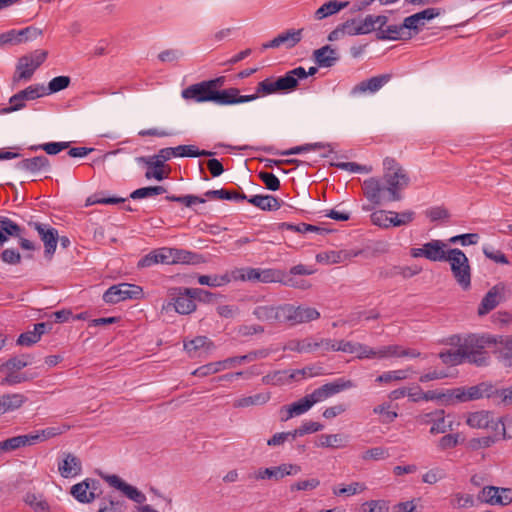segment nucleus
<instances>
[{
    "mask_svg": "<svg viewBox=\"0 0 512 512\" xmlns=\"http://www.w3.org/2000/svg\"><path fill=\"white\" fill-rule=\"evenodd\" d=\"M364 196L374 205H381L388 201V190L384 180L371 177L364 180L362 185Z\"/></svg>",
    "mask_w": 512,
    "mask_h": 512,
    "instance_id": "17",
    "label": "nucleus"
},
{
    "mask_svg": "<svg viewBox=\"0 0 512 512\" xmlns=\"http://www.w3.org/2000/svg\"><path fill=\"white\" fill-rule=\"evenodd\" d=\"M355 346L356 342L331 339L330 351L354 354Z\"/></svg>",
    "mask_w": 512,
    "mask_h": 512,
    "instance_id": "61",
    "label": "nucleus"
},
{
    "mask_svg": "<svg viewBox=\"0 0 512 512\" xmlns=\"http://www.w3.org/2000/svg\"><path fill=\"white\" fill-rule=\"evenodd\" d=\"M25 441L23 435L14 436L0 442V451H12L21 447H25Z\"/></svg>",
    "mask_w": 512,
    "mask_h": 512,
    "instance_id": "59",
    "label": "nucleus"
},
{
    "mask_svg": "<svg viewBox=\"0 0 512 512\" xmlns=\"http://www.w3.org/2000/svg\"><path fill=\"white\" fill-rule=\"evenodd\" d=\"M361 251H347V250H332L322 252L316 255V260L319 263L326 265L343 263L350 260L352 257L360 255Z\"/></svg>",
    "mask_w": 512,
    "mask_h": 512,
    "instance_id": "29",
    "label": "nucleus"
},
{
    "mask_svg": "<svg viewBox=\"0 0 512 512\" xmlns=\"http://www.w3.org/2000/svg\"><path fill=\"white\" fill-rule=\"evenodd\" d=\"M452 430V422L449 424H446L445 420V411L442 409H437V414L432 421L431 428H430V434L436 435V434H444L447 431Z\"/></svg>",
    "mask_w": 512,
    "mask_h": 512,
    "instance_id": "43",
    "label": "nucleus"
},
{
    "mask_svg": "<svg viewBox=\"0 0 512 512\" xmlns=\"http://www.w3.org/2000/svg\"><path fill=\"white\" fill-rule=\"evenodd\" d=\"M392 218V226L398 227L407 225L414 220L415 213L413 211L407 210L401 213L389 211Z\"/></svg>",
    "mask_w": 512,
    "mask_h": 512,
    "instance_id": "55",
    "label": "nucleus"
},
{
    "mask_svg": "<svg viewBox=\"0 0 512 512\" xmlns=\"http://www.w3.org/2000/svg\"><path fill=\"white\" fill-rule=\"evenodd\" d=\"M300 471L299 465L284 463L275 467L260 468L252 477L256 480L274 479L279 481L285 476L297 475Z\"/></svg>",
    "mask_w": 512,
    "mask_h": 512,
    "instance_id": "18",
    "label": "nucleus"
},
{
    "mask_svg": "<svg viewBox=\"0 0 512 512\" xmlns=\"http://www.w3.org/2000/svg\"><path fill=\"white\" fill-rule=\"evenodd\" d=\"M269 354H270V350L264 348V349L251 351L242 356H235V357L227 358L226 362H227L229 368H233V367L240 365L242 363H245V362H253L257 359H264V358L268 357Z\"/></svg>",
    "mask_w": 512,
    "mask_h": 512,
    "instance_id": "39",
    "label": "nucleus"
},
{
    "mask_svg": "<svg viewBox=\"0 0 512 512\" xmlns=\"http://www.w3.org/2000/svg\"><path fill=\"white\" fill-rule=\"evenodd\" d=\"M355 387L352 380L346 378H337L332 382L326 383L319 388L315 389L311 394H308L314 404L322 402L342 391Z\"/></svg>",
    "mask_w": 512,
    "mask_h": 512,
    "instance_id": "12",
    "label": "nucleus"
},
{
    "mask_svg": "<svg viewBox=\"0 0 512 512\" xmlns=\"http://www.w3.org/2000/svg\"><path fill=\"white\" fill-rule=\"evenodd\" d=\"M378 40H407L412 37V33L406 25V20L400 25H388L384 29H376Z\"/></svg>",
    "mask_w": 512,
    "mask_h": 512,
    "instance_id": "26",
    "label": "nucleus"
},
{
    "mask_svg": "<svg viewBox=\"0 0 512 512\" xmlns=\"http://www.w3.org/2000/svg\"><path fill=\"white\" fill-rule=\"evenodd\" d=\"M289 370H280L271 372L262 377V383L265 385H284L291 383L288 377Z\"/></svg>",
    "mask_w": 512,
    "mask_h": 512,
    "instance_id": "45",
    "label": "nucleus"
},
{
    "mask_svg": "<svg viewBox=\"0 0 512 512\" xmlns=\"http://www.w3.org/2000/svg\"><path fill=\"white\" fill-rule=\"evenodd\" d=\"M331 346L330 338H319L314 339L312 337H308L301 340H292L288 343L287 349L290 351H295L298 353H311L317 350H322L323 352H329Z\"/></svg>",
    "mask_w": 512,
    "mask_h": 512,
    "instance_id": "19",
    "label": "nucleus"
},
{
    "mask_svg": "<svg viewBox=\"0 0 512 512\" xmlns=\"http://www.w3.org/2000/svg\"><path fill=\"white\" fill-rule=\"evenodd\" d=\"M21 227L10 218L0 216V247L7 241V236L20 237Z\"/></svg>",
    "mask_w": 512,
    "mask_h": 512,
    "instance_id": "38",
    "label": "nucleus"
},
{
    "mask_svg": "<svg viewBox=\"0 0 512 512\" xmlns=\"http://www.w3.org/2000/svg\"><path fill=\"white\" fill-rule=\"evenodd\" d=\"M205 196L208 198L234 201H243L247 199V196L244 193H238L236 191H229L226 189L208 190L205 192Z\"/></svg>",
    "mask_w": 512,
    "mask_h": 512,
    "instance_id": "44",
    "label": "nucleus"
},
{
    "mask_svg": "<svg viewBox=\"0 0 512 512\" xmlns=\"http://www.w3.org/2000/svg\"><path fill=\"white\" fill-rule=\"evenodd\" d=\"M313 405L314 401L311 400L309 395H306L300 400L290 404V407L292 408V413H294L295 416H300L306 413Z\"/></svg>",
    "mask_w": 512,
    "mask_h": 512,
    "instance_id": "60",
    "label": "nucleus"
},
{
    "mask_svg": "<svg viewBox=\"0 0 512 512\" xmlns=\"http://www.w3.org/2000/svg\"><path fill=\"white\" fill-rule=\"evenodd\" d=\"M294 73L298 74L296 68L288 71L284 76L279 77L282 87L286 92H290L296 89V87L298 86L300 78L297 77Z\"/></svg>",
    "mask_w": 512,
    "mask_h": 512,
    "instance_id": "58",
    "label": "nucleus"
},
{
    "mask_svg": "<svg viewBox=\"0 0 512 512\" xmlns=\"http://www.w3.org/2000/svg\"><path fill=\"white\" fill-rule=\"evenodd\" d=\"M371 222L381 228H389L392 226V218L389 212L378 210L371 214Z\"/></svg>",
    "mask_w": 512,
    "mask_h": 512,
    "instance_id": "53",
    "label": "nucleus"
},
{
    "mask_svg": "<svg viewBox=\"0 0 512 512\" xmlns=\"http://www.w3.org/2000/svg\"><path fill=\"white\" fill-rule=\"evenodd\" d=\"M142 288L135 284L120 283L108 288L103 294V300L108 304H116L127 299H139Z\"/></svg>",
    "mask_w": 512,
    "mask_h": 512,
    "instance_id": "10",
    "label": "nucleus"
},
{
    "mask_svg": "<svg viewBox=\"0 0 512 512\" xmlns=\"http://www.w3.org/2000/svg\"><path fill=\"white\" fill-rule=\"evenodd\" d=\"M43 34L40 28L29 26L21 30L11 29L0 34V48L6 45H17L26 41L35 40Z\"/></svg>",
    "mask_w": 512,
    "mask_h": 512,
    "instance_id": "16",
    "label": "nucleus"
},
{
    "mask_svg": "<svg viewBox=\"0 0 512 512\" xmlns=\"http://www.w3.org/2000/svg\"><path fill=\"white\" fill-rule=\"evenodd\" d=\"M19 92L21 97L26 101L35 100L47 95L46 87L43 84L30 85Z\"/></svg>",
    "mask_w": 512,
    "mask_h": 512,
    "instance_id": "49",
    "label": "nucleus"
},
{
    "mask_svg": "<svg viewBox=\"0 0 512 512\" xmlns=\"http://www.w3.org/2000/svg\"><path fill=\"white\" fill-rule=\"evenodd\" d=\"M452 275L456 283L464 290L471 287V267L465 253L458 248H450L447 255Z\"/></svg>",
    "mask_w": 512,
    "mask_h": 512,
    "instance_id": "5",
    "label": "nucleus"
},
{
    "mask_svg": "<svg viewBox=\"0 0 512 512\" xmlns=\"http://www.w3.org/2000/svg\"><path fill=\"white\" fill-rule=\"evenodd\" d=\"M5 374V377L2 378L0 384L2 386H14L20 383H24L32 380L35 375H28L27 373H19V371H0Z\"/></svg>",
    "mask_w": 512,
    "mask_h": 512,
    "instance_id": "40",
    "label": "nucleus"
},
{
    "mask_svg": "<svg viewBox=\"0 0 512 512\" xmlns=\"http://www.w3.org/2000/svg\"><path fill=\"white\" fill-rule=\"evenodd\" d=\"M493 400L497 404L511 405L512 404V386L505 389H495L493 387Z\"/></svg>",
    "mask_w": 512,
    "mask_h": 512,
    "instance_id": "62",
    "label": "nucleus"
},
{
    "mask_svg": "<svg viewBox=\"0 0 512 512\" xmlns=\"http://www.w3.org/2000/svg\"><path fill=\"white\" fill-rule=\"evenodd\" d=\"M58 470L62 477L69 478L81 473L80 460L73 454H67L65 459L58 464Z\"/></svg>",
    "mask_w": 512,
    "mask_h": 512,
    "instance_id": "35",
    "label": "nucleus"
},
{
    "mask_svg": "<svg viewBox=\"0 0 512 512\" xmlns=\"http://www.w3.org/2000/svg\"><path fill=\"white\" fill-rule=\"evenodd\" d=\"M184 349L191 358L208 354L213 349V343L205 336H198L184 343Z\"/></svg>",
    "mask_w": 512,
    "mask_h": 512,
    "instance_id": "32",
    "label": "nucleus"
},
{
    "mask_svg": "<svg viewBox=\"0 0 512 512\" xmlns=\"http://www.w3.org/2000/svg\"><path fill=\"white\" fill-rule=\"evenodd\" d=\"M449 249L442 240H431L420 248H413L411 255L414 258L424 257L433 262H443L447 259Z\"/></svg>",
    "mask_w": 512,
    "mask_h": 512,
    "instance_id": "11",
    "label": "nucleus"
},
{
    "mask_svg": "<svg viewBox=\"0 0 512 512\" xmlns=\"http://www.w3.org/2000/svg\"><path fill=\"white\" fill-rule=\"evenodd\" d=\"M71 79L69 76H57L50 80L48 87H46L47 95L57 93L66 89L70 85Z\"/></svg>",
    "mask_w": 512,
    "mask_h": 512,
    "instance_id": "51",
    "label": "nucleus"
},
{
    "mask_svg": "<svg viewBox=\"0 0 512 512\" xmlns=\"http://www.w3.org/2000/svg\"><path fill=\"white\" fill-rule=\"evenodd\" d=\"M25 502L31 506L35 512H50L48 503L41 496L28 493L25 496Z\"/></svg>",
    "mask_w": 512,
    "mask_h": 512,
    "instance_id": "52",
    "label": "nucleus"
},
{
    "mask_svg": "<svg viewBox=\"0 0 512 512\" xmlns=\"http://www.w3.org/2000/svg\"><path fill=\"white\" fill-rule=\"evenodd\" d=\"M228 364L225 360L222 361H216L212 363H208L205 365H202L195 369L192 374L199 377H205L211 374H215L217 372H220L222 370L228 369Z\"/></svg>",
    "mask_w": 512,
    "mask_h": 512,
    "instance_id": "42",
    "label": "nucleus"
},
{
    "mask_svg": "<svg viewBox=\"0 0 512 512\" xmlns=\"http://www.w3.org/2000/svg\"><path fill=\"white\" fill-rule=\"evenodd\" d=\"M407 378V373L405 370H394L384 372L376 378V382L378 383H390L392 381L404 380Z\"/></svg>",
    "mask_w": 512,
    "mask_h": 512,
    "instance_id": "63",
    "label": "nucleus"
},
{
    "mask_svg": "<svg viewBox=\"0 0 512 512\" xmlns=\"http://www.w3.org/2000/svg\"><path fill=\"white\" fill-rule=\"evenodd\" d=\"M165 192H166V189L163 186H148V187H142V188L134 190L129 195V198L143 199V198L152 197L155 195H161Z\"/></svg>",
    "mask_w": 512,
    "mask_h": 512,
    "instance_id": "47",
    "label": "nucleus"
},
{
    "mask_svg": "<svg viewBox=\"0 0 512 512\" xmlns=\"http://www.w3.org/2000/svg\"><path fill=\"white\" fill-rule=\"evenodd\" d=\"M466 424L474 429L491 428L493 431H498L500 429L502 439L505 440L510 438L506 433L503 418L495 420L492 413L489 411L482 410L469 413L466 419Z\"/></svg>",
    "mask_w": 512,
    "mask_h": 512,
    "instance_id": "8",
    "label": "nucleus"
},
{
    "mask_svg": "<svg viewBox=\"0 0 512 512\" xmlns=\"http://www.w3.org/2000/svg\"><path fill=\"white\" fill-rule=\"evenodd\" d=\"M512 296V284L507 282H499L482 298L479 307L478 315L484 316L495 309L500 303L505 302Z\"/></svg>",
    "mask_w": 512,
    "mask_h": 512,
    "instance_id": "7",
    "label": "nucleus"
},
{
    "mask_svg": "<svg viewBox=\"0 0 512 512\" xmlns=\"http://www.w3.org/2000/svg\"><path fill=\"white\" fill-rule=\"evenodd\" d=\"M252 313L260 321L284 324V304L278 306L259 305L254 308Z\"/></svg>",
    "mask_w": 512,
    "mask_h": 512,
    "instance_id": "23",
    "label": "nucleus"
},
{
    "mask_svg": "<svg viewBox=\"0 0 512 512\" xmlns=\"http://www.w3.org/2000/svg\"><path fill=\"white\" fill-rule=\"evenodd\" d=\"M246 200L263 211H276L281 207L280 201L273 195H254Z\"/></svg>",
    "mask_w": 512,
    "mask_h": 512,
    "instance_id": "36",
    "label": "nucleus"
},
{
    "mask_svg": "<svg viewBox=\"0 0 512 512\" xmlns=\"http://www.w3.org/2000/svg\"><path fill=\"white\" fill-rule=\"evenodd\" d=\"M302 37L303 29H288L278 34L271 41L264 43L262 49L279 48L281 46L291 49L302 40Z\"/></svg>",
    "mask_w": 512,
    "mask_h": 512,
    "instance_id": "20",
    "label": "nucleus"
},
{
    "mask_svg": "<svg viewBox=\"0 0 512 512\" xmlns=\"http://www.w3.org/2000/svg\"><path fill=\"white\" fill-rule=\"evenodd\" d=\"M163 155H165L164 148L160 149L157 154L151 156L150 170H147L145 173V177L147 179L154 178L158 181H161L167 177L163 171V168L165 167V162L170 160V158L163 157Z\"/></svg>",
    "mask_w": 512,
    "mask_h": 512,
    "instance_id": "31",
    "label": "nucleus"
},
{
    "mask_svg": "<svg viewBox=\"0 0 512 512\" xmlns=\"http://www.w3.org/2000/svg\"><path fill=\"white\" fill-rule=\"evenodd\" d=\"M319 317L320 313L315 308L284 304V324L294 326L317 320Z\"/></svg>",
    "mask_w": 512,
    "mask_h": 512,
    "instance_id": "13",
    "label": "nucleus"
},
{
    "mask_svg": "<svg viewBox=\"0 0 512 512\" xmlns=\"http://www.w3.org/2000/svg\"><path fill=\"white\" fill-rule=\"evenodd\" d=\"M47 56L48 52L46 50L37 49L27 55L20 57L16 65L13 82L30 80L34 72L45 62Z\"/></svg>",
    "mask_w": 512,
    "mask_h": 512,
    "instance_id": "6",
    "label": "nucleus"
},
{
    "mask_svg": "<svg viewBox=\"0 0 512 512\" xmlns=\"http://www.w3.org/2000/svg\"><path fill=\"white\" fill-rule=\"evenodd\" d=\"M160 264H196L200 262L201 256L183 249L162 247L156 249Z\"/></svg>",
    "mask_w": 512,
    "mask_h": 512,
    "instance_id": "9",
    "label": "nucleus"
},
{
    "mask_svg": "<svg viewBox=\"0 0 512 512\" xmlns=\"http://www.w3.org/2000/svg\"><path fill=\"white\" fill-rule=\"evenodd\" d=\"M361 512H389V504L385 500L366 501L361 506Z\"/></svg>",
    "mask_w": 512,
    "mask_h": 512,
    "instance_id": "56",
    "label": "nucleus"
},
{
    "mask_svg": "<svg viewBox=\"0 0 512 512\" xmlns=\"http://www.w3.org/2000/svg\"><path fill=\"white\" fill-rule=\"evenodd\" d=\"M88 484L83 481L71 487V495L80 503H91L95 499L93 492H89Z\"/></svg>",
    "mask_w": 512,
    "mask_h": 512,
    "instance_id": "41",
    "label": "nucleus"
},
{
    "mask_svg": "<svg viewBox=\"0 0 512 512\" xmlns=\"http://www.w3.org/2000/svg\"><path fill=\"white\" fill-rule=\"evenodd\" d=\"M461 346L465 361L478 367L489 365L490 356L486 348L495 346L494 354L498 361L512 370V335L468 334Z\"/></svg>",
    "mask_w": 512,
    "mask_h": 512,
    "instance_id": "1",
    "label": "nucleus"
},
{
    "mask_svg": "<svg viewBox=\"0 0 512 512\" xmlns=\"http://www.w3.org/2000/svg\"><path fill=\"white\" fill-rule=\"evenodd\" d=\"M28 226L37 231L40 239L44 243L45 255L51 258L56 251L59 239L58 231L51 225L38 221H29Z\"/></svg>",
    "mask_w": 512,
    "mask_h": 512,
    "instance_id": "15",
    "label": "nucleus"
},
{
    "mask_svg": "<svg viewBox=\"0 0 512 512\" xmlns=\"http://www.w3.org/2000/svg\"><path fill=\"white\" fill-rule=\"evenodd\" d=\"M478 500L489 505L507 506L512 503V489L485 486L479 492Z\"/></svg>",
    "mask_w": 512,
    "mask_h": 512,
    "instance_id": "14",
    "label": "nucleus"
},
{
    "mask_svg": "<svg viewBox=\"0 0 512 512\" xmlns=\"http://www.w3.org/2000/svg\"><path fill=\"white\" fill-rule=\"evenodd\" d=\"M340 59L337 49L330 45H325L313 51V61L318 67L330 68Z\"/></svg>",
    "mask_w": 512,
    "mask_h": 512,
    "instance_id": "28",
    "label": "nucleus"
},
{
    "mask_svg": "<svg viewBox=\"0 0 512 512\" xmlns=\"http://www.w3.org/2000/svg\"><path fill=\"white\" fill-rule=\"evenodd\" d=\"M27 397L21 393H6L0 396V414L14 412L20 409L26 402Z\"/></svg>",
    "mask_w": 512,
    "mask_h": 512,
    "instance_id": "30",
    "label": "nucleus"
},
{
    "mask_svg": "<svg viewBox=\"0 0 512 512\" xmlns=\"http://www.w3.org/2000/svg\"><path fill=\"white\" fill-rule=\"evenodd\" d=\"M239 278L243 281L272 283L278 281L279 274L273 269L246 268L241 270Z\"/></svg>",
    "mask_w": 512,
    "mask_h": 512,
    "instance_id": "25",
    "label": "nucleus"
},
{
    "mask_svg": "<svg viewBox=\"0 0 512 512\" xmlns=\"http://www.w3.org/2000/svg\"><path fill=\"white\" fill-rule=\"evenodd\" d=\"M386 170L383 180L388 190V201L394 202L402 199L401 190L409 184L406 170L393 158H385L383 161Z\"/></svg>",
    "mask_w": 512,
    "mask_h": 512,
    "instance_id": "3",
    "label": "nucleus"
},
{
    "mask_svg": "<svg viewBox=\"0 0 512 512\" xmlns=\"http://www.w3.org/2000/svg\"><path fill=\"white\" fill-rule=\"evenodd\" d=\"M271 398L269 392H260L250 396H242L233 401V407L237 409L248 408L252 406L265 405Z\"/></svg>",
    "mask_w": 512,
    "mask_h": 512,
    "instance_id": "34",
    "label": "nucleus"
},
{
    "mask_svg": "<svg viewBox=\"0 0 512 512\" xmlns=\"http://www.w3.org/2000/svg\"><path fill=\"white\" fill-rule=\"evenodd\" d=\"M29 356L12 357L0 365V371H20L30 364Z\"/></svg>",
    "mask_w": 512,
    "mask_h": 512,
    "instance_id": "46",
    "label": "nucleus"
},
{
    "mask_svg": "<svg viewBox=\"0 0 512 512\" xmlns=\"http://www.w3.org/2000/svg\"><path fill=\"white\" fill-rule=\"evenodd\" d=\"M440 15V10L437 8H427L423 11L415 13L411 16L405 18L406 25H408L409 30L418 32V27L420 25H424L425 20H432Z\"/></svg>",
    "mask_w": 512,
    "mask_h": 512,
    "instance_id": "33",
    "label": "nucleus"
},
{
    "mask_svg": "<svg viewBox=\"0 0 512 512\" xmlns=\"http://www.w3.org/2000/svg\"><path fill=\"white\" fill-rule=\"evenodd\" d=\"M15 168L35 175L41 172H49L51 170V163L46 156L40 155L22 159L16 163Z\"/></svg>",
    "mask_w": 512,
    "mask_h": 512,
    "instance_id": "24",
    "label": "nucleus"
},
{
    "mask_svg": "<svg viewBox=\"0 0 512 512\" xmlns=\"http://www.w3.org/2000/svg\"><path fill=\"white\" fill-rule=\"evenodd\" d=\"M202 295L208 297L212 294L199 288H171L169 289V296L171 301L168 303V306L172 305L177 313L187 315L195 311V299H201Z\"/></svg>",
    "mask_w": 512,
    "mask_h": 512,
    "instance_id": "4",
    "label": "nucleus"
},
{
    "mask_svg": "<svg viewBox=\"0 0 512 512\" xmlns=\"http://www.w3.org/2000/svg\"><path fill=\"white\" fill-rule=\"evenodd\" d=\"M390 407L391 405L389 403H383L373 408L374 414L382 416L381 422L383 424L392 423L398 417V413L396 411L390 410Z\"/></svg>",
    "mask_w": 512,
    "mask_h": 512,
    "instance_id": "50",
    "label": "nucleus"
},
{
    "mask_svg": "<svg viewBox=\"0 0 512 512\" xmlns=\"http://www.w3.org/2000/svg\"><path fill=\"white\" fill-rule=\"evenodd\" d=\"M392 78L391 74H381L378 76L371 77L365 81L358 83L351 90V94L356 96L360 94H364L366 92L376 93L379 91L385 84H387Z\"/></svg>",
    "mask_w": 512,
    "mask_h": 512,
    "instance_id": "27",
    "label": "nucleus"
},
{
    "mask_svg": "<svg viewBox=\"0 0 512 512\" xmlns=\"http://www.w3.org/2000/svg\"><path fill=\"white\" fill-rule=\"evenodd\" d=\"M97 512H124L123 502L114 500L112 496L104 497Z\"/></svg>",
    "mask_w": 512,
    "mask_h": 512,
    "instance_id": "54",
    "label": "nucleus"
},
{
    "mask_svg": "<svg viewBox=\"0 0 512 512\" xmlns=\"http://www.w3.org/2000/svg\"><path fill=\"white\" fill-rule=\"evenodd\" d=\"M230 277L228 274L224 275H201L198 277V283L201 285H207L210 287H220L228 284L230 282Z\"/></svg>",
    "mask_w": 512,
    "mask_h": 512,
    "instance_id": "48",
    "label": "nucleus"
},
{
    "mask_svg": "<svg viewBox=\"0 0 512 512\" xmlns=\"http://www.w3.org/2000/svg\"><path fill=\"white\" fill-rule=\"evenodd\" d=\"M104 480L112 487L120 490L125 496H127L130 500L142 504L146 501V496L139 491L136 487L124 482L117 475H106L104 476Z\"/></svg>",
    "mask_w": 512,
    "mask_h": 512,
    "instance_id": "22",
    "label": "nucleus"
},
{
    "mask_svg": "<svg viewBox=\"0 0 512 512\" xmlns=\"http://www.w3.org/2000/svg\"><path fill=\"white\" fill-rule=\"evenodd\" d=\"M349 5L348 1H337L330 0L320 6L314 13V18L316 20H323L331 15H334L345 9Z\"/></svg>",
    "mask_w": 512,
    "mask_h": 512,
    "instance_id": "37",
    "label": "nucleus"
},
{
    "mask_svg": "<svg viewBox=\"0 0 512 512\" xmlns=\"http://www.w3.org/2000/svg\"><path fill=\"white\" fill-rule=\"evenodd\" d=\"M460 435L457 434H446L442 436L437 443V447L440 451L453 449L459 444Z\"/></svg>",
    "mask_w": 512,
    "mask_h": 512,
    "instance_id": "64",
    "label": "nucleus"
},
{
    "mask_svg": "<svg viewBox=\"0 0 512 512\" xmlns=\"http://www.w3.org/2000/svg\"><path fill=\"white\" fill-rule=\"evenodd\" d=\"M181 96L188 101L191 100L197 103L213 102L218 105H233L255 100L254 96H241L238 88H228L222 91L210 90L205 81L192 84L183 89Z\"/></svg>",
    "mask_w": 512,
    "mask_h": 512,
    "instance_id": "2",
    "label": "nucleus"
},
{
    "mask_svg": "<svg viewBox=\"0 0 512 512\" xmlns=\"http://www.w3.org/2000/svg\"><path fill=\"white\" fill-rule=\"evenodd\" d=\"M439 358L442 360V362L444 364H448V365H452V366L459 365V364L465 362L463 353L460 350L441 352L439 354Z\"/></svg>",
    "mask_w": 512,
    "mask_h": 512,
    "instance_id": "57",
    "label": "nucleus"
},
{
    "mask_svg": "<svg viewBox=\"0 0 512 512\" xmlns=\"http://www.w3.org/2000/svg\"><path fill=\"white\" fill-rule=\"evenodd\" d=\"M452 395L460 402L476 400L483 397L493 399V386L481 383L479 385L471 386L467 390L458 388L453 390Z\"/></svg>",
    "mask_w": 512,
    "mask_h": 512,
    "instance_id": "21",
    "label": "nucleus"
}]
</instances>
